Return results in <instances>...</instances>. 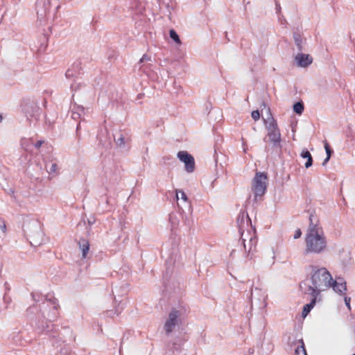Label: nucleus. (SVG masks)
<instances>
[{"mask_svg":"<svg viewBox=\"0 0 355 355\" xmlns=\"http://www.w3.org/2000/svg\"><path fill=\"white\" fill-rule=\"evenodd\" d=\"M35 302L26 312V316L37 334H48L53 322L58 318L59 304L52 295H42L39 292H33Z\"/></svg>","mask_w":355,"mask_h":355,"instance_id":"1","label":"nucleus"},{"mask_svg":"<svg viewBox=\"0 0 355 355\" xmlns=\"http://www.w3.org/2000/svg\"><path fill=\"white\" fill-rule=\"evenodd\" d=\"M311 268L314 271L311 277V285L303 282L300 284V287L306 295L319 296L322 291L331 287L332 277L325 268L316 269V267L313 266Z\"/></svg>","mask_w":355,"mask_h":355,"instance_id":"2","label":"nucleus"},{"mask_svg":"<svg viewBox=\"0 0 355 355\" xmlns=\"http://www.w3.org/2000/svg\"><path fill=\"white\" fill-rule=\"evenodd\" d=\"M50 330V332L48 334L44 333L40 334L49 336V337L52 340L53 345L56 349L60 348L55 355H69V347H67V345H64L62 346L61 342L64 343L67 341L75 340V336H73L72 330L69 327H64L62 329V332L58 334L53 324L51 327Z\"/></svg>","mask_w":355,"mask_h":355,"instance_id":"3","label":"nucleus"},{"mask_svg":"<svg viewBox=\"0 0 355 355\" xmlns=\"http://www.w3.org/2000/svg\"><path fill=\"white\" fill-rule=\"evenodd\" d=\"M327 248V241L323 231L306 233L304 255L320 254L325 252Z\"/></svg>","mask_w":355,"mask_h":355,"instance_id":"4","label":"nucleus"},{"mask_svg":"<svg viewBox=\"0 0 355 355\" xmlns=\"http://www.w3.org/2000/svg\"><path fill=\"white\" fill-rule=\"evenodd\" d=\"M187 306L183 303H180L172 307L164 325L166 336H169L173 331H175L176 327H179L182 324V321L187 313Z\"/></svg>","mask_w":355,"mask_h":355,"instance_id":"5","label":"nucleus"},{"mask_svg":"<svg viewBox=\"0 0 355 355\" xmlns=\"http://www.w3.org/2000/svg\"><path fill=\"white\" fill-rule=\"evenodd\" d=\"M23 230L25 234L28 236L31 245L39 246L43 243L44 233L37 220L25 223L23 225Z\"/></svg>","mask_w":355,"mask_h":355,"instance_id":"6","label":"nucleus"},{"mask_svg":"<svg viewBox=\"0 0 355 355\" xmlns=\"http://www.w3.org/2000/svg\"><path fill=\"white\" fill-rule=\"evenodd\" d=\"M82 68L80 62H76L72 66L68 69L65 73V76L67 79H71V89L73 92H77L81 89L85 85L82 82H78L80 79L79 76L81 74Z\"/></svg>","mask_w":355,"mask_h":355,"instance_id":"7","label":"nucleus"},{"mask_svg":"<svg viewBox=\"0 0 355 355\" xmlns=\"http://www.w3.org/2000/svg\"><path fill=\"white\" fill-rule=\"evenodd\" d=\"M21 107V111L25 114L27 120L31 121L32 120L37 121L39 119L42 110L35 101L25 99L23 101Z\"/></svg>","mask_w":355,"mask_h":355,"instance_id":"8","label":"nucleus"},{"mask_svg":"<svg viewBox=\"0 0 355 355\" xmlns=\"http://www.w3.org/2000/svg\"><path fill=\"white\" fill-rule=\"evenodd\" d=\"M267 175L264 173L257 172L252 182V190L254 193L255 199L263 196L267 189L266 180Z\"/></svg>","mask_w":355,"mask_h":355,"instance_id":"9","label":"nucleus"},{"mask_svg":"<svg viewBox=\"0 0 355 355\" xmlns=\"http://www.w3.org/2000/svg\"><path fill=\"white\" fill-rule=\"evenodd\" d=\"M267 128L268 130V136L270 141L272 144L273 148L281 149V134L277 123L273 118H272Z\"/></svg>","mask_w":355,"mask_h":355,"instance_id":"10","label":"nucleus"},{"mask_svg":"<svg viewBox=\"0 0 355 355\" xmlns=\"http://www.w3.org/2000/svg\"><path fill=\"white\" fill-rule=\"evenodd\" d=\"M51 8V0H37L35 9L37 19L44 20L50 15Z\"/></svg>","mask_w":355,"mask_h":355,"instance_id":"11","label":"nucleus"},{"mask_svg":"<svg viewBox=\"0 0 355 355\" xmlns=\"http://www.w3.org/2000/svg\"><path fill=\"white\" fill-rule=\"evenodd\" d=\"M178 158L184 164L185 170L188 173H192L195 170V160L193 157L187 151H179Z\"/></svg>","mask_w":355,"mask_h":355,"instance_id":"12","label":"nucleus"},{"mask_svg":"<svg viewBox=\"0 0 355 355\" xmlns=\"http://www.w3.org/2000/svg\"><path fill=\"white\" fill-rule=\"evenodd\" d=\"M236 223L241 236L245 241L243 230L246 226L249 225V223L251 224V220L248 213L245 211H241L237 216Z\"/></svg>","mask_w":355,"mask_h":355,"instance_id":"13","label":"nucleus"},{"mask_svg":"<svg viewBox=\"0 0 355 355\" xmlns=\"http://www.w3.org/2000/svg\"><path fill=\"white\" fill-rule=\"evenodd\" d=\"M309 225L306 232H317L323 231L322 227L319 226V219L315 215V212H312L309 214Z\"/></svg>","mask_w":355,"mask_h":355,"instance_id":"14","label":"nucleus"},{"mask_svg":"<svg viewBox=\"0 0 355 355\" xmlns=\"http://www.w3.org/2000/svg\"><path fill=\"white\" fill-rule=\"evenodd\" d=\"M295 60L297 62V65L301 67H306L309 66L313 62L312 57L309 54L304 53L297 54L295 55Z\"/></svg>","mask_w":355,"mask_h":355,"instance_id":"15","label":"nucleus"},{"mask_svg":"<svg viewBox=\"0 0 355 355\" xmlns=\"http://www.w3.org/2000/svg\"><path fill=\"white\" fill-rule=\"evenodd\" d=\"M331 287L334 291L339 294H343L347 291L346 282L343 278H338L336 280L331 282Z\"/></svg>","mask_w":355,"mask_h":355,"instance_id":"16","label":"nucleus"},{"mask_svg":"<svg viewBox=\"0 0 355 355\" xmlns=\"http://www.w3.org/2000/svg\"><path fill=\"white\" fill-rule=\"evenodd\" d=\"M79 249L82 252V258L85 259L87 257V254L90 248V244L87 239L81 238L78 242Z\"/></svg>","mask_w":355,"mask_h":355,"instance_id":"17","label":"nucleus"},{"mask_svg":"<svg viewBox=\"0 0 355 355\" xmlns=\"http://www.w3.org/2000/svg\"><path fill=\"white\" fill-rule=\"evenodd\" d=\"M114 304H116V303H118L117 305H115V310L114 311H106V314L107 316H110V317H112V314H116V315H119L122 310L124 309L125 306V303L124 302H123V300H120L119 301L116 297H114Z\"/></svg>","mask_w":355,"mask_h":355,"instance_id":"18","label":"nucleus"},{"mask_svg":"<svg viewBox=\"0 0 355 355\" xmlns=\"http://www.w3.org/2000/svg\"><path fill=\"white\" fill-rule=\"evenodd\" d=\"M311 297V302L309 304H306L304 306L303 310L302 312V316L303 318L306 317V315L310 313L311 309L314 307L316 304L317 299L318 296L315 295H309Z\"/></svg>","mask_w":355,"mask_h":355,"instance_id":"19","label":"nucleus"},{"mask_svg":"<svg viewBox=\"0 0 355 355\" xmlns=\"http://www.w3.org/2000/svg\"><path fill=\"white\" fill-rule=\"evenodd\" d=\"M293 40L297 48L299 51H302L304 50V44L305 43V39L302 38L301 35L299 33L295 32L293 33Z\"/></svg>","mask_w":355,"mask_h":355,"instance_id":"20","label":"nucleus"},{"mask_svg":"<svg viewBox=\"0 0 355 355\" xmlns=\"http://www.w3.org/2000/svg\"><path fill=\"white\" fill-rule=\"evenodd\" d=\"M182 343L180 341L176 340L172 343H169L167 345V347L169 351L172 352L173 354L175 353H180L182 351Z\"/></svg>","mask_w":355,"mask_h":355,"instance_id":"21","label":"nucleus"},{"mask_svg":"<svg viewBox=\"0 0 355 355\" xmlns=\"http://www.w3.org/2000/svg\"><path fill=\"white\" fill-rule=\"evenodd\" d=\"M300 156L304 158V159H306V162H305V167L306 168L311 167L313 164V158H312V156L310 153V152L307 150V149H304L301 154H300Z\"/></svg>","mask_w":355,"mask_h":355,"instance_id":"22","label":"nucleus"},{"mask_svg":"<svg viewBox=\"0 0 355 355\" xmlns=\"http://www.w3.org/2000/svg\"><path fill=\"white\" fill-rule=\"evenodd\" d=\"M180 214H178L177 213H171L169 214L168 220L171 225L172 230L175 229L178 226L180 222Z\"/></svg>","mask_w":355,"mask_h":355,"instance_id":"23","label":"nucleus"},{"mask_svg":"<svg viewBox=\"0 0 355 355\" xmlns=\"http://www.w3.org/2000/svg\"><path fill=\"white\" fill-rule=\"evenodd\" d=\"M255 229L253 230V236H250V239L248 241V243L247 245V250L248 253H250L252 250V248H255L257 245V236L255 235Z\"/></svg>","mask_w":355,"mask_h":355,"instance_id":"24","label":"nucleus"},{"mask_svg":"<svg viewBox=\"0 0 355 355\" xmlns=\"http://www.w3.org/2000/svg\"><path fill=\"white\" fill-rule=\"evenodd\" d=\"M114 141L118 146L123 147L125 146V137L122 133L118 132L114 135Z\"/></svg>","mask_w":355,"mask_h":355,"instance_id":"25","label":"nucleus"},{"mask_svg":"<svg viewBox=\"0 0 355 355\" xmlns=\"http://www.w3.org/2000/svg\"><path fill=\"white\" fill-rule=\"evenodd\" d=\"M299 342L301 345L295 349L294 355H307L303 340L301 339L299 340Z\"/></svg>","mask_w":355,"mask_h":355,"instance_id":"26","label":"nucleus"},{"mask_svg":"<svg viewBox=\"0 0 355 355\" xmlns=\"http://www.w3.org/2000/svg\"><path fill=\"white\" fill-rule=\"evenodd\" d=\"M304 110V103L302 101H298L293 105V111L297 114H301Z\"/></svg>","mask_w":355,"mask_h":355,"instance_id":"27","label":"nucleus"},{"mask_svg":"<svg viewBox=\"0 0 355 355\" xmlns=\"http://www.w3.org/2000/svg\"><path fill=\"white\" fill-rule=\"evenodd\" d=\"M251 229L252 230H249L247 231V232L245 233V231L243 230V235H244V238L245 239V240L244 241L241 237V239H242V241H243V248H245V250H247V244H246V241L249 239H250V236H253V230L254 228L252 229V227H251Z\"/></svg>","mask_w":355,"mask_h":355,"instance_id":"28","label":"nucleus"},{"mask_svg":"<svg viewBox=\"0 0 355 355\" xmlns=\"http://www.w3.org/2000/svg\"><path fill=\"white\" fill-rule=\"evenodd\" d=\"M169 36L171 38V40H173L176 44H181V40L180 39V37L174 29H171L169 31Z\"/></svg>","mask_w":355,"mask_h":355,"instance_id":"29","label":"nucleus"},{"mask_svg":"<svg viewBox=\"0 0 355 355\" xmlns=\"http://www.w3.org/2000/svg\"><path fill=\"white\" fill-rule=\"evenodd\" d=\"M151 61V56L144 54L143 56L140 58L138 63L137 64V66H139V69H141L144 66H141L140 64L144 62H150Z\"/></svg>","mask_w":355,"mask_h":355,"instance_id":"30","label":"nucleus"},{"mask_svg":"<svg viewBox=\"0 0 355 355\" xmlns=\"http://www.w3.org/2000/svg\"><path fill=\"white\" fill-rule=\"evenodd\" d=\"M179 193L181 194V199H182L184 202H185L186 203H187L188 207L190 208V203H189V199H188V198H187V196L186 193H185L183 191L180 190V191H177V192H176V198H177V200H178V199H179V196H178V193Z\"/></svg>","mask_w":355,"mask_h":355,"instance_id":"31","label":"nucleus"},{"mask_svg":"<svg viewBox=\"0 0 355 355\" xmlns=\"http://www.w3.org/2000/svg\"><path fill=\"white\" fill-rule=\"evenodd\" d=\"M46 168L49 173H54L57 171L58 165L55 163H50L46 165Z\"/></svg>","mask_w":355,"mask_h":355,"instance_id":"32","label":"nucleus"},{"mask_svg":"<svg viewBox=\"0 0 355 355\" xmlns=\"http://www.w3.org/2000/svg\"><path fill=\"white\" fill-rule=\"evenodd\" d=\"M324 148H325L327 156H328L329 157H331L334 151L331 148L330 146L329 145V144L327 142H325V144H324Z\"/></svg>","mask_w":355,"mask_h":355,"instance_id":"33","label":"nucleus"},{"mask_svg":"<svg viewBox=\"0 0 355 355\" xmlns=\"http://www.w3.org/2000/svg\"><path fill=\"white\" fill-rule=\"evenodd\" d=\"M73 107H75L74 111L76 112H78L81 116L84 114L85 113V108L81 105H74Z\"/></svg>","mask_w":355,"mask_h":355,"instance_id":"34","label":"nucleus"},{"mask_svg":"<svg viewBox=\"0 0 355 355\" xmlns=\"http://www.w3.org/2000/svg\"><path fill=\"white\" fill-rule=\"evenodd\" d=\"M75 107H73L71 108V118L74 120H77L81 117V115L78 114V112H76L74 111Z\"/></svg>","mask_w":355,"mask_h":355,"instance_id":"35","label":"nucleus"},{"mask_svg":"<svg viewBox=\"0 0 355 355\" xmlns=\"http://www.w3.org/2000/svg\"><path fill=\"white\" fill-rule=\"evenodd\" d=\"M251 116L254 121H257L260 118V113L259 110H254L252 112Z\"/></svg>","mask_w":355,"mask_h":355,"instance_id":"36","label":"nucleus"},{"mask_svg":"<svg viewBox=\"0 0 355 355\" xmlns=\"http://www.w3.org/2000/svg\"><path fill=\"white\" fill-rule=\"evenodd\" d=\"M171 272H172L171 270H170L169 268L167 267L166 269V272L164 274V284H166V281L169 278Z\"/></svg>","mask_w":355,"mask_h":355,"instance_id":"37","label":"nucleus"},{"mask_svg":"<svg viewBox=\"0 0 355 355\" xmlns=\"http://www.w3.org/2000/svg\"><path fill=\"white\" fill-rule=\"evenodd\" d=\"M301 236H302V231L300 230V229H297L293 235V238L295 239H299Z\"/></svg>","mask_w":355,"mask_h":355,"instance_id":"38","label":"nucleus"},{"mask_svg":"<svg viewBox=\"0 0 355 355\" xmlns=\"http://www.w3.org/2000/svg\"><path fill=\"white\" fill-rule=\"evenodd\" d=\"M6 230V227L4 221L3 220L0 219V230L2 232H5Z\"/></svg>","mask_w":355,"mask_h":355,"instance_id":"39","label":"nucleus"},{"mask_svg":"<svg viewBox=\"0 0 355 355\" xmlns=\"http://www.w3.org/2000/svg\"><path fill=\"white\" fill-rule=\"evenodd\" d=\"M350 297H345V303L346 304V306L348 307L349 309H351V307H350Z\"/></svg>","mask_w":355,"mask_h":355,"instance_id":"40","label":"nucleus"},{"mask_svg":"<svg viewBox=\"0 0 355 355\" xmlns=\"http://www.w3.org/2000/svg\"><path fill=\"white\" fill-rule=\"evenodd\" d=\"M275 10H276V12L277 14H279L281 12V6H280V4L277 2V1H275Z\"/></svg>","mask_w":355,"mask_h":355,"instance_id":"41","label":"nucleus"},{"mask_svg":"<svg viewBox=\"0 0 355 355\" xmlns=\"http://www.w3.org/2000/svg\"><path fill=\"white\" fill-rule=\"evenodd\" d=\"M43 143L44 141L42 140L37 141L36 143L34 144V146L35 148H39Z\"/></svg>","mask_w":355,"mask_h":355,"instance_id":"42","label":"nucleus"},{"mask_svg":"<svg viewBox=\"0 0 355 355\" xmlns=\"http://www.w3.org/2000/svg\"><path fill=\"white\" fill-rule=\"evenodd\" d=\"M80 128V123H78L76 126V136H77L78 140L80 139V132H79Z\"/></svg>","mask_w":355,"mask_h":355,"instance_id":"43","label":"nucleus"},{"mask_svg":"<svg viewBox=\"0 0 355 355\" xmlns=\"http://www.w3.org/2000/svg\"><path fill=\"white\" fill-rule=\"evenodd\" d=\"M164 160H167V161H172L173 162H175V158H173V157H171V156H168V157H164Z\"/></svg>","mask_w":355,"mask_h":355,"instance_id":"44","label":"nucleus"},{"mask_svg":"<svg viewBox=\"0 0 355 355\" xmlns=\"http://www.w3.org/2000/svg\"><path fill=\"white\" fill-rule=\"evenodd\" d=\"M95 223V218L94 217H91L88 219V223L89 225H93Z\"/></svg>","mask_w":355,"mask_h":355,"instance_id":"45","label":"nucleus"},{"mask_svg":"<svg viewBox=\"0 0 355 355\" xmlns=\"http://www.w3.org/2000/svg\"><path fill=\"white\" fill-rule=\"evenodd\" d=\"M330 157L327 156V157L324 159V160L322 162V165L324 166L329 160Z\"/></svg>","mask_w":355,"mask_h":355,"instance_id":"46","label":"nucleus"},{"mask_svg":"<svg viewBox=\"0 0 355 355\" xmlns=\"http://www.w3.org/2000/svg\"><path fill=\"white\" fill-rule=\"evenodd\" d=\"M143 96H144V94H139L137 95V98H138V99H140V98H141Z\"/></svg>","mask_w":355,"mask_h":355,"instance_id":"47","label":"nucleus"},{"mask_svg":"<svg viewBox=\"0 0 355 355\" xmlns=\"http://www.w3.org/2000/svg\"><path fill=\"white\" fill-rule=\"evenodd\" d=\"M4 285H5V286H6V289L7 291H9V290H10V288L8 287V283H7V282H6Z\"/></svg>","mask_w":355,"mask_h":355,"instance_id":"48","label":"nucleus"},{"mask_svg":"<svg viewBox=\"0 0 355 355\" xmlns=\"http://www.w3.org/2000/svg\"><path fill=\"white\" fill-rule=\"evenodd\" d=\"M70 342H71V341H67V342H66V343H62L61 342V343H62V346H63L64 345H67V347H68V345H69V343H70Z\"/></svg>","mask_w":355,"mask_h":355,"instance_id":"49","label":"nucleus"},{"mask_svg":"<svg viewBox=\"0 0 355 355\" xmlns=\"http://www.w3.org/2000/svg\"><path fill=\"white\" fill-rule=\"evenodd\" d=\"M3 121V116L0 114V123Z\"/></svg>","mask_w":355,"mask_h":355,"instance_id":"50","label":"nucleus"},{"mask_svg":"<svg viewBox=\"0 0 355 355\" xmlns=\"http://www.w3.org/2000/svg\"><path fill=\"white\" fill-rule=\"evenodd\" d=\"M117 288L115 287L114 289L112 290V294H114V292H116Z\"/></svg>","mask_w":355,"mask_h":355,"instance_id":"51","label":"nucleus"},{"mask_svg":"<svg viewBox=\"0 0 355 355\" xmlns=\"http://www.w3.org/2000/svg\"><path fill=\"white\" fill-rule=\"evenodd\" d=\"M225 37L227 38V40L228 41H230V39L228 38L227 33V32H225Z\"/></svg>","mask_w":355,"mask_h":355,"instance_id":"52","label":"nucleus"},{"mask_svg":"<svg viewBox=\"0 0 355 355\" xmlns=\"http://www.w3.org/2000/svg\"><path fill=\"white\" fill-rule=\"evenodd\" d=\"M3 300H4L5 302H7V297L6 295H4Z\"/></svg>","mask_w":355,"mask_h":355,"instance_id":"53","label":"nucleus"},{"mask_svg":"<svg viewBox=\"0 0 355 355\" xmlns=\"http://www.w3.org/2000/svg\"><path fill=\"white\" fill-rule=\"evenodd\" d=\"M58 8H59L58 6L55 7L56 10L58 9Z\"/></svg>","mask_w":355,"mask_h":355,"instance_id":"54","label":"nucleus"}]
</instances>
